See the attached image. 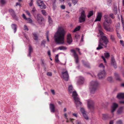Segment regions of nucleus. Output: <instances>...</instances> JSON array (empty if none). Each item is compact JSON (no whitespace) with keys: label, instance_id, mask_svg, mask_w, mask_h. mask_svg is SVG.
<instances>
[{"label":"nucleus","instance_id":"aec40b11","mask_svg":"<svg viewBox=\"0 0 124 124\" xmlns=\"http://www.w3.org/2000/svg\"><path fill=\"white\" fill-rule=\"evenodd\" d=\"M102 17V14L101 13H98V14L96 17V19L95 21H101V17Z\"/></svg>","mask_w":124,"mask_h":124},{"label":"nucleus","instance_id":"ddd939ff","mask_svg":"<svg viewBox=\"0 0 124 124\" xmlns=\"http://www.w3.org/2000/svg\"><path fill=\"white\" fill-rule=\"evenodd\" d=\"M118 105L117 104L115 103H113L111 107V112L113 113L116 110V108L118 107Z\"/></svg>","mask_w":124,"mask_h":124},{"label":"nucleus","instance_id":"bf43d9fd","mask_svg":"<svg viewBox=\"0 0 124 124\" xmlns=\"http://www.w3.org/2000/svg\"><path fill=\"white\" fill-rule=\"evenodd\" d=\"M120 43L123 46H124V41L123 40H120Z\"/></svg>","mask_w":124,"mask_h":124},{"label":"nucleus","instance_id":"e2e57ef3","mask_svg":"<svg viewBox=\"0 0 124 124\" xmlns=\"http://www.w3.org/2000/svg\"><path fill=\"white\" fill-rule=\"evenodd\" d=\"M51 92L53 95H54L55 94V92L54 90H51Z\"/></svg>","mask_w":124,"mask_h":124},{"label":"nucleus","instance_id":"a878e982","mask_svg":"<svg viewBox=\"0 0 124 124\" xmlns=\"http://www.w3.org/2000/svg\"><path fill=\"white\" fill-rule=\"evenodd\" d=\"M12 28L14 29V33H15L17 30V26L16 24H12L11 25Z\"/></svg>","mask_w":124,"mask_h":124},{"label":"nucleus","instance_id":"2f4dec72","mask_svg":"<svg viewBox=\"0 0 124 124\" xmlns=\"http://www.w3.org/2000/svg\"><path fill=\"white\" fill-rule=\"evenodd\" d=\"M93 14V11H91L88 12V14L87 15V17L88 18H90L92 16Z\"/></svg>","mask_w":124,"mask_h":124},{"label":"nucleus","instance_id":"473e14b6","mask_svg":"<svg viewBox=\"0 0 124 124\" xmlns=\"http://www.w3.org/2000/svg\"><path fill=\"white\" fill-rule=\"evenodd\" d=\"M110 38L111 40L113 42H115L116 38L114 35H110Z\"/></svg>","mask_w":124,"mask_h":124},{"label":"nucleus","instance_id":"f257e3e1","mask_svg":"<svg viewBox=\"0 0 124 124\" xmlns=\"http://www.w3.org/2000/svg\"><path fill=\"white\" fill-rule=\"evenodd\" d=\"M65 32L62 27H59L57 31L55 33L54 38L56 43L58 44L62 45L64 43V36Z\"/></svg>","mask_w":124,"mask_h":124},{"label":"nucleus","instance_id":"7c9ffc66","mask_svg":"<svg viewBox=\"0 0 124 124\" xmlns=\"http://www.w3.org/2000/svg\"><path fill=\"white\" fill-rule=\"evenodd\" d=\"M114 75L116 78V79L117 80H121L118 74L117 73H114Z\"/></svg>","mask_w":124,"mask_h":124},{"label":"nucleus","instance_id":"c03bdc74","mask_svg":"<svg viewBox=\"0 0 124 124\" xmlns=\"http://www.w3.org/2000/svg\"><path fill=\"white\" fill-rule=\"evenodd\" d=\"M24 31H28L29 29L27 26L25 25H24Z\"/></svg>","mask_w":124,"mask_h":124},{"label":"nucleus","instance_id":"680f3d73","mask_svg":"<svg viewBox=\"0 0 124 124\" xmlns=\"http://www.w3.org/2000/svg\"><path fill=\"white\" fill-rule=\"evenodd\" d=\"M72 115L73 116H74L76 117H78V115H77V114L73 113Z\"/></svg>","mask_w":124,"mask_h":124},{"label":"nucleus","instance_id":"3c124183","mask_svg":"<svg viewBox=\"0 0 124 124\" xmlns=\"http://www.w3.org/2000/svg\"><path fill=\"white\" fill-rule=\"evenodd\" d=\"M47 75L48 76H51L52 75V74L51 72H48L47 73Z\"/></svg>","mask_w":124,"mask_h":124},{"label":"nucleus","instance_id":"4468645a","mask_svg":"<svg viewBox=\"0 0 124 124\" xmlns=\"http://www.w3.org/2000/svg\"><path fill=\"white\" fill-rule=\"evenodd\" d=\"M9 12L13 18L16 20H18V18L16 15L14 10L11 9H9Z\"/></svg>","mask_w":124,"mask_h":124},{"label":"nucleus","instance_id":"49530a36","mask_svg":"<svg viewBox=\"0 0 124 124\" xmlns=\"http://www.w3.org/2000/svg\"><path fill=\"white\" fill-rule=\"evenodd\" d=\"M0 2L2 4H3L6 3V1L5 0H1Z\"/></svg>","mask_w":124,"mask_h":124},{"label":"nucleus","instance_id":"9d476101","mask_svg":"<svg viewBox=\"0 0 124 124\" xmlns=\"http://www.w3.org/2000/svg\"><path fill=\"white\" fill-rule=\"evenodd\" d=\"M62 78L66 81H68L69 79V76L67 71L62 72Z\"/></svg>","mask_w":124,"mask_h":124},{"label":"nucleus","instance_id":"423d86ee","mask_svg":"<svg viewBox=\"0 0 124 124\" xmlns=\"http://www.w3.org/2000/svg\"><path fill=\"white\" fill-rule=\"evenodd\" d=\"M87 107L89 109H93L94 108V102L91 99L87 100Z\"/></svg>","mask_w":124,"mask_h":124},{"label":"nucleus","instance_id":"4be33fe9","mask_svg":"<svg viewBox=\"0 0 124 124\" xmlns=\"http://www.w3.org/2000/svg\"><path fill=\"white\" fill-rule=\"evenodd\" d=\"M117 98L118 99H123L124 98V93H120L118 94L116 96Z\"/></svg>","mask_w":124,"mask_h":124},{"label":"nucleus","instance_id":"13d9d810","mask_svg":"<svg viewBox=\"0 0 124 124\" xmlns=\"http://www.w3.org/2000/svg\"><path fill=\"white\" fill-rule=\"evenodd\" d=\"M25 12L26 14L29 16L30 17L31 16V15L28 11H26Z\"/></svg>","mask_w":124,"mask_h":124},{"label":"nucleus","instance_id":"c85d7f7f","mask_svg":"<svg viewBox=\"0 0 124 124\" xmlns=\"http://www.w3.org/2000/svg\"><path fill=\"white\" fill-rule=\"evenodd\" d=\"M48 21L49 24L50 25H51L53 24V21L50 16H48Z\"/></svg>","mask_w":124,"mask_h":124},{"label":"nucleus","instance_id":"393cba45","mask_svg":"<svg viewBox=\"0 0 124 124\" xmlns=\"http://www.w3.org/2000/svg\"><path fill=\"white\" fill-rule=\"evenodd\" d=\"M109 115L108 114H102V118L104 120H106L109 118Z\"/></svg>","mask_w":124,"mask_h":124},{"label":"nucleus","instance_id":"9b49d317","mask_svg":"<svg viewBox=\"0 0 124 124\" xmlns=\"http://www.w3.org/2000/svg\"><path fill=\"white\" fill-rule=\"evenodd\" d=\"M70 51L73 53L74 58L75 59L76 63L77 64L78 63V54L76 53L75 50L74 49L71 50Z\"/></svg>","mask_w":124,"mask_h":124},{"label":"nucleus","instance_id":"39448f33","mask_svg":"<svg viewBox=\"0 0 124 124\" xmlns=\"http://www.w3.org/2000/svg\"><path fill=\"white\" fill-rule=\"evenodd\" d=\"M86 16L85 14V11L82 10L81 13V16L79 18V22L80 23L84 22L85 20Z\"/></svg>","mask_w":124,"mask_h":124},{"label":"nucleus","instance_id":"6ab92c4d","mask_svg":"<svg viewBox=\"0 0 124 124\" xmlns=\"http://www.w3.org/2000/svg\"><path fill=\"white\" fill-rule=\"evenodd\" d=\"M111 63L115 68H117L116 63L115 61V60L113 56H112L111 58Z\"/></svg>","mask_w":124,"mask_h":124},{"label":"nucleus","instance_id":"de8ad7c7","mask_svg":"<svg viewBox=\"0 0 124 124\" xmlns=\"http://www.w3.org/2000/svg\"><path fill=\"white\" fill-rule=\"evenodd\" d=\"M41 64L42 66H44L45 65V63L44 60L41 59Z\"/></svg>","mask_w":124,"mask_h":124},{"label":"nucleus","instance_id":"a211bd4d","mask_svg":"<svg viewBox=\"0 0 124 124\" xmlns=\"http://www.w3.org/2000/svg\"><path fill=\"white\" fill-rule=\"evenodd\" d=\"M98 29L99 34L101 35V36H104L103 35L104 34V33L103 32V29L101 26L100 25H99L98 26Z\"/></svg>","mask_w":124,"mask_h":124},{"label":"nucleus","instance_id":"09e8293b","mask_svg":"<svg viewBox=\"0 0 124 124\" xmlns=\"http://www.w3.org/2000/svg\"><path fill=\"white\" fill-rule=\"evenodd\" d=\"M33 0H31V2L29 4V5L30 7L32 6L33 4Z\"/></svg>","mask_w":124,"mask_h":124},{"label":"nucleus","instance_id":"412c9836","mask_svg":"<svg viewBox=\"0 0 124 124\" xmlns=\"http://www.w3.org/2000/svg\"><path fill=\"white\" fill-rule=\"evenodd\" d=\"M72 39L71 37V35L68 34V35L67 39V42L69 44H70L72 42Z\"/></svg>","mask_w":124,"mask_h":124},{"label":"nucleus","instance_id":"20e7f679","mask_svg":"<svg viewBox=\"0 0 124 124\" xmlns=\"http://www.w3.org/2000/svg\"><path fill=\"white\" fill-rule=\"evenodd\" d=\"M89 90L91 93H94L97 89L98 83L96 81H92L90 83Z\"/></svg>","mask_w":124,"mask_h":124},{"label":"nucleus","instance_id":"0eeeda50","mask_svg":"<svg viewBox=\"0 0 124 124\" xmlns=\"http://www.w3.org/2000/svg\"><path fill=\"white\" fill-rule=\"evenodd\" d=\"M106 73L104 70H100L98 74L99 79H102L104 78L106 76Z\"/></svg>","mask_w":124,"mask_h":124},{"label":"nucleus","instance_id":"bb28decb","mask_svg":"<svg viewBox=\"0 0 124 124\" xmlns=\"http://www.w3.org/2000/svg\"><path fill=\"white\" fill-rule=\"evenodd\" d=\"M67 49V47L66 46H62L58 47L57 49L58 50H66Z\"/></svg>","mask_w":124,"mask_h":124},{"label":"nucleus","instance_id":"f704fd0d","mask_svg":"<svg viewBox=\"0 0 124 124\" xmlns=\"http://www.w3.org/2000/svg\"><path fill=\"white\" fill-rule=\"evenodd\" d=\"M37 11L35 9V8H33V10H32L31 12L34 16H35L37 12Z\"/></svg>","mask_w":124,"mask_h":124},{"label":"nucleus","instance_id":"6e6d98bb","mask_svg":"<svg viewBox=\"0 0 124 124\" xmlns=\"http://www.w3.org/2000/svg\"><path fill=\"white\" fill-rule=\"evenodd\" d=\"M101 58L103 60L104 62L105 63H106V60L105 59V58L103 56H101Z\"/></svg>","mask_w":124,"mask_h":124},{"label":"nucleus","instance_id":"f03ea898","mask_svg":"<svg viewBox=\"0 0 124 124\" xmlns=\"http://www.w3.org/2000/svg\"><path fill=\"white\" fill-rule=\"evenodd\" d=\"M73 87L71 85L69 86L68 90L70 93L72 92V96L76 104V107L77 108L78 107L80 106L82 104L81 102L80 101V100L79 98L78 94L76 92L74 91Z\"/></svg>","mask_w":124,"mask_h":124},{"label":"nucleus","instance_id":"774afa93","mask_svg":"<svg viewBox=\"0 0 124 124\" xmlns=\"http://www.w3.org/2000/svg\"><path fill=\"white\" fill-rule=\"evenodd\" d=\"M113 124V121L111 120L109 122V124Z\"/></svg>","mask_w":124,"mask_h":124},{"label":"nucleus","instance_id":"6e6552de","mask_svg":"<svg viewBox=\"0 0 124 124\" xmlns=\"http://www.w3.org/2000/svg\"><path fill=\"white\" fill-rule=\"evenodd\" d=\"M103 26L104 29L107 31L112 32L113 31V29L110 28L106 23H103Z\"/></svg>","mask_w":124,"mask_h":124},{"label":"nucleus","instance_id":"8fccbe9b","mask_svg":"<svg viewBox=\"0 0 124 124\" xmlns=\"http://www.w3.org/2000/svg\"><path fill=\"white\" fill-rule=\"evenodd\" d=\"M26 20L28 21L29 23H31L32 22V21L31 19L30 18H27Z\"/></svg>","mask_w":124,"mask_h":124},{"label":"nucleus","instance_id":"864d4df0","mask_svg":"<svg viewBox=\"0 0 124 124\" xmlns=\"http://www.w3.org/2000/svg\"><path fill=\"white\" fill-rule=\"evenodd\" d=\"M112 79V78L111 77H109L107 78L108 80L109 81H111Z\"/></svg>","mask_w":124,"mask_h":124},{"label":"nucleus","instance_id":"a19ab883","mask_svg":"<svg viewBox=\"0 0 124 124\" xmlns=\"http://www.w3.org/2000/svg\"><path fill=\"white\" fill-rule=\"evenodd\" d=\"M46 43L45 40H44L41 43V45L43 46L44 47H45V44Z\"/></svg>","mask_w":124,"mask_h":124},{"label":"nucleus","instance_id":"052dcab7","mask_svg":"<svg viewBox=\"0 0 124 124\" xmlns=\"http://www.w3.org/2000/svg\"><path fill=\"white\" fill-rule=\"evenodd\" d=\"M116 124H122V122L121 120H119L116 122Z\"/></svg>","mask_w":124,"mask_h":124},{"label":"nucleus","instance_id":"0e129e2a","mask_svg":"<svg viewBox=\"0 0 124 124\" xmlns=\"http://www.w3.org/2000/svg\"><path fill=\"white\" fill-rule=\"evenodd\" d=\"M23 17L26 20L27 19V18L25 16V15L24 14H23L22 15Z\"/></svg>","mask_w":124,"mask_h":124},{"label":"nucleus","instance_id":"37998d69","mask_svg":"<svg viewBox=\"0 0 124 124\" xmlns=\"http://www.w3.org/2000/svg\"><path fill=\"white\" fill-rule=\"evenodd\" d=\"M72 1L74 5H75L77 3L78 0H72Z\"/></svg>","mask_w":124,"mask_h":124},{"label":"nucleus","instance_id":"1a4fd4ad","mask_svg":"<svg viewBox=\"0 0 124 124\" xmlns=\"http://www.w3.org/2000/svg\"><path fill=\"white\" fill-rule=\"evenodd\" d=\"M105 21L103 23H107L108 24H111L112 21L109 16L108 15H105L104 16Z\"/></svg>","mask_w":124,"mask_h":124},{"label":"nucleus","instance_id":"2eb2a0df","mask_svg":"<svg viewBox=\"0 0 124 124\" xmlns=\"http://www.w3.org/2000/svg\"><path fill=\"white\" fill-rule=\"evenodd\" d=\"M80 110L84 118L86 120H88L89 119L88 117L85 113V109L83 108H80Z\"/></svg>","mask_w":124,"mask_h":124},{"label":"nucleus","instance_id":"dca6fc26","mask_svg":"<svg viewBox=\"0 0 124 124\" xmlns=\"http://www.w3.org/2000/svg\"><path fill=\"white\" fill-rule=\"evenodd\" d=\"M37 19L38 23L41 24L42 23V22L43 20V18L42 17L41 15L39 14H38L37 16Z\"/></svg>","mask_w":124,"mask_h":124},{"label":"nucleus","instance_id":"b1692460","mask_svg":"<svg viewBox=\"0 0 124 124\" xmlns=\"http://www.w3.org/2000/svg\"><path fill=\"white\" fill-rule=\"evenodd\" d=\"M82 62L85 66L88 68H90V64L88 62H85L84 60H82Z\"/></svg>","mask_w":124,"mask_h":124},{"label":"nucleus","instance_id":"69168bd1","mask_svg":"<svg viewBox=\"0 0 124 124\" xmlns=\"http://www.w3.org/2000/svg\"><path fill=\"white\" fill-rule=\"evenodd\" d=\"M47 54L48 55L50 56L51 55L50 52V50H48L47 52Z\"/></svg>","mask_w":124,"mask_h":124},{"label":"nucleus","instance_id":"5701e85b","mask_svg":"<svg viewBox=\"0 0 124 124\" xmlns=\"http://www.w3.org/2000/svg\"><path fill=\"white\" fill-rule=\"evenodd\" d=\"M37 5L40 7H44L43 8H46L45 7L46 6L45 5L43 2L42 1H38L37 3Z\"/></svg>","mask_w":124,"mask_h":124},{"label":"nucleus","instance_id":"7ed1b4c3","mask_svg":"<svg viewBox=\"0 0 124 124\" xmlns=\"http://www.w3.org/2000/svg\"><path fill=\"white\" fill-rule=\"evenodd\" d=\"M108 42V40L105 36H102L101 38L100 39L98 47L96 48L97 50H99L103 48L102 46H104L105 47H107V45Z\"/></svg>","mask_w":124,"mask_h":124},{"label":"nucleus","instance_id":"e433bc0d","mask_svg":"<svg viewBox=\"0 0 124 124\" xmlns=\"http://www.w3.org/2000/svg\"><path fill=\"white\" fill-rule=\"evenodd\" d=\"M46 35L47 40L49 42V31H46Z\"/></svg>","mask_w":124,"mask_h":124},{"label":"nucleus","instance_id":"c756f323","mask_svg":"<svg viewBox=\"0 0 124 124\" xmlns=\"http://www.w3.org/2000/svg\"><path fill=\"white\" fill-rule=\"evenodd\" d=\"M33 49L31 46H30L29 48V53L28 55V56L30 57L31 56V53Z\"/></svg>","mask_w":124,"mask_h":124},{"label":"nucleus","instance_id":"79ce46f5","mask_svg":"<svg viewBox=\"0 0 124 124\" xmlns=\"http://www.w3.org/2000/svg\"><path fill=\"white\" fill-rule=\"evenodd\" d=\"M104 55L106 58H108L109 56V54L108 53H106L104 54Z\"/></svg>","mask_w":124,"mask_h":124},{"label":"nucleus","instance_id":"cd10ccee","mask_svg":"<svg viewBox=\"0 0 124 124\" xmlns=\"http://www.w3.org/2000/svg\"><path fill=\"white\" fill-rule=\"evenodd\" d=\"M123 107H120L117 111V113L118 114H119L121 113L123 111Z\"/></svg>","mask_w":124,"mask_h":124},{"label":"nucleus","instance_id":"f8f14e48","mask_svg":"<svg viewBox=\"0 0 124 124\" xmlns=\"http://www.w3.org/2000/svg\"><path fill=\"white\" fill-rule=\"evenodd\" d=\"M85 81V79L84 77L82 76H79L77 83L78 85H82L84 84Z\"/></svg>","mask_w":124,"mask_h":124},{"label":"nucleus","instance_id":"338daca9","mask_svg":"<svg viewBox=\"0 0 124 124\" xmlns=\"http://www.w3.org/2000/svg\"><path fill=\"white\" fill-rule=\"evenodd\" d=\"M117 35L118 37L120 39L121 38V37L120 34L117 33Z\"/></svg>","mask_w":124,"mask_h":124},{"label":"nucleus","instance_id":"4c0bfd02","mask_svg":"<svg viewBox=\"0 0 124 124\" xmlns=\"http://www.w3.org/2000/svg\"><path fill=\"white\" fill-rule=\"evenodd\" d=\"M107 4L108 5L110 6L112 4V0H107Z\"/></svg>","mask_w":124,"mask_h":124},{"label":"nucleus","instance_id":"ea45409f","mask_svg":"<svg viewBox=\"0 0 124 124\" xmlns=\"http://www.w3.org/2000/svg\"><path fill=\"white\" fill-rule=\"evenodd\" d=\"M42 14L44 16H46L47 15V13L44 10H41Z\"/></svg>","mask_w":124,"mask_h":124},{"label":"nucleus","instance_id":"5fc2aeb1","mask_svg":"<svg viewBox=\"0 0 124 124\" xmlns=\"http://www.w3.org/2000/svg\"><path fill=\"white\" fill-rule=\"evenodd\" d=\"M101 58L103 60L104 62L105 63H106V60L105 59V58L103 56H101Z\"/></svg>","mask_w":124,"mask_h":124},{"label":"nucleus","instance_id":"58836bf2","mask_svg":"<svg viewBox=\"0 0 124 124\" xmlns=\"http://www.w3.org/2000/svg\"><path fill=\"white\" fill-rule=\"evenodd\" d=\"M121 22L123 26V30L124 31V20L123 18L122 17V16L121 15Z\"/></svg>","mask_w":124,"mask_h":124},{"label":"nucleus","instance_id":"a18cd8bd","mask_svg":"<svg viewBox=\"0 0 124 124\" xmlns=\"http://www.w3.org/2000/svg\"><path fill=\"white\" fill-rule=\"evenodd\" d=\"M99 67L102 68L103 70H104V66L102 63H101L99 65Z\"/></svg>","mask_w":124,"mask_h":124},{"label":"nucleus","instance_id":"f3484780","mask_svg":"<svg viewBox=\"0 0 124 124\" xmlns=\"http://www.w3.org/2000/svg\"><path fill=\"white\" fill-rule=\"evenodd\" d=\"M49 107L50 112L51 113H53L55 111V106L54 104L50 103L49 105Z\"/></svg>","mask_w":124,"mask_h":124},{"label":"nucleus","instance_id":"603ef678","mask_svg":"<svg viewBox=\"0 0 124 124\" xmlns=\"http://www.w3.org/2000/svg\"><path fill=\"white\" fill-rule=\"evenodd\" d=\"M110 16L112 19H114L115 18V16L113 14H110L109 15Z\"/></svg>","mask_w":124,"mask_h":124},{"label":"nucleus","instance_id":"72a5a7b5","mask_svg":"<svg viewBox=\"0 0 124 124\" xmlns=\"http://www.w3.org/2000/svg\"><path fill=\"white\" fill-rule=\"evenodd\" d=\"M33 35L34 39L35 40H38V36L37 34L36 33H34L33 34Z\"/></svg>","mask_w":124,"mask_h":124},{"label":"nucleus","instance_id":"4d7b16f0","mask_svg":"<svg viewBox=\"0 0 124 124\" xmlns=\"http://www.w3.org/2000/svg\"><path fill=\"white\" fill-rule=\"evenodd\" d=\"M76 123L77 124H83L81 123L80 121L78 120L76 121Z\"/></svg>","mask_w":124,"mask_h":124},{"label":"nucleus","instance_id":"c9c22d12","mask_svg":"<svg viewBox=\"0 0 124 124\" xmlns=\"http://www.w3.org/2000/svg\"><path fill=\"white\" fill-rule=\"evenodd\" d=\"M80 26H78L75 28L74 30L73 31V32H75L76 31H78L80 30Z\"/></svg>","mask_w":124,"mask_h":124}]
</instances>
